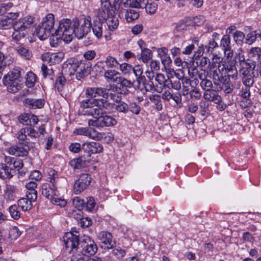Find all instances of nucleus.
<instances>
[{"mask_svg": "<svg viewBox=\"0 0 261 261\" xmlns=\"http://www.w3.org/2000/svg\"><path fill=\"white\" fill-rule=\"evenodd\" d=\"M236 88L240 89L238 93V95L242 97L245 100L242 101L241 103H244V105L241 104L242 107L244 108L248 107L250 105V99L251 96L250 88L246 86H242L240 82H238L236 83Z\"/></svg>", "mask_w": 261, "mask_h": 261, "instance_id": "9d476101", "label": "nucleus"}, {"mask_svg": "<svg viewBox=\"0 0 261 261\" xmlns=\"http://www.w3.org/2000/svg\"><path fill=\"white\" fill-rule=\"evenodd\" d=\"M242 82L244 86L252 87L254 83V75L252 74L241 75Z\"/></svg>", "mask_w": 261, "mask_h": 261, "instance_id": "f704fd0d", "label": "nucleus"}, {"mask_svg": "<svg viewBox=\"0 0 261 261\" xmlns=\"http://www.w3.org/2000/svg\"><path fill=\"white\" fill-rule=\"evenodd\" d=\"M144 0H127L123 5L125 7L129 6L132 8H143L145 5Z\"/></svg>", "mask_w": 261, "mask_h": 261, "instance_id": "e433bc0d", "label": "nucleus"}, {"mask_svg": "<svg viewBox=\"0 0 261 261\" xmlns=\"http://www.w3.org/2000/svg\"><path fill=\"white\" fill-rule=\"evenodd\" d=\"M10 169L7 165L2 164L0 165V178L3 179H10L12 177Z\"/></svg>", "mask_w": 261, "mask_h": 261, "instance_id": "72a5a7b5", "label": "nucleus"}, {"mask_svg": "<svg viewBox=\"0 0 261 261\" xmlns=\"http://www.w3.org/2000/svg\"><path fill=\"white\" fill-rule=\"evenodd\" d=\"M34 21V18L31 16H25L14 22L13 29L18 31H23L30 28Z\"/></svg>", "mask_w": 261, "mask_h": 261, "instance_id": "6e6552de", "label": "nucleus"}, {"mask_svg": "<svg viewBox=\"0 0 261 261\" xmlns=\"http://www.w3.org/2000/svg\"><path fill=\"white\" fill-rule=\"evenodd\" d=\"M41 71L44 78H46L48 76L50 79H52L51 76L54 74V71L51 68H49L44 64H43L41 66Z\"/></svg>", "mask_w": 261, "mask_h": 261, "instance_id": "6e6d98bb", "label": "nucleus"}, {"mask_svg": "<svg viewBox=\"0 0 261 261\" xmlns=\"http://www.w3.org/2000/svg\"><path fill=\"white\" fill-rule=\"evenodd\" d=\"M15 188L11 185H7L4 191V198L7 201H14L15 199Z\"/></svg>", "mask_w": 261, "mask_h": 261, "instance_id": "a878e982", "label": "nucleus"}, {"mask_svg": "<svg viewBox=\"0 0 261 261\" xmlns=\"http://www.w3.org/2000/svg\"><path fill=\"white\" fill-rule=\"evenodd\" d=\"M48 177L49 183H45L42 186V193L47 198L49 196H57L59 194L57 189L60 187L59 182L61 178L59 177L57 172L54 169H49L48 171Z\"/></svg>", "mask_w": 261, "mask_h": 261, "instance_id": "7ed1b4c3", "label": "nucleus"}, {"mask_svg": "<svg viewBox=\"0 0 261 261\" xmlns=\"http://www.w3.org/2000/svg\"><path fill=\"white\" fill-rule=\"evenodd\" d=\"M117 83L122 89L131 88L134 86V82L121 76L119 77Z\"/></svg>", "mask_w": 261, "mask_h": 261, "instance_id": "c9c22d12", "label": "nucleus"}, {"mask_svg": "<svg viewBox=\"0 0 261 261\" xmlns=\"http://www.w3.org/2000/svg\"><path fill=\"white\" fill-rule=\"evenodd\" d=\"M210 63V60L208 58L203 57L196 61L198 66L203 68V70H205L208 66Z\"/></svg>", "mask_w": 261, "mask_h": 261, "instance_id": "680f3d73", "label": "nucleus"}, {"mask_svg": "<svg viewBox=\"0 0 261 261\" xmlns=\"http://www.w3.org/2000/svg\"><path fill=\"white\" fill-rule=\"evenodd\" d=\"M104 134L97 131L94 128H89L88 138L93 140H100L103 138Z\"/></svg>", "mask_w": 261, "mask_h": 261, "instance_id": "09e8293b", "label": "nucleus"}, {"mask_svg": "<svg viewBox=\"0 0 261 261\" xmlns=\"http://www.w3.org/2000/svg\"><path fill=\"white\" fill-rule=\"evenodd\" d=\"M54 15L51 13H49L43 19V20L40 24L42 26V27L46 28V29H47V30L51 33L54 26Z\"/></svg>", "mask_w": 261, "mask_h": 261, "instance_id": "4be33fe9", "label": "nucleus"}, {"mask_svg": "<svg viewBox=\"0 0 261 261\" xmlns=\"http://www.w3.org/2000/svg\"><path fill=\"white\" fill-rule=\"evenodd\" d=\"M151 51L148 48H143L141 50V54L139 59H141L144 63H147L151 58Z\"/></svg>", "mask_w": 261, "mask_h": 261, "instance_id": "a18cd8bd", "label": "nucleus"}, {"mask_svg": "<svg viewBox=\"0 0 261 261\" xmlns=\"http://www.w3.org/2000/svg\"><path fill=\"white\" fill-rule=\"evenodd\" d=\"M115 14V11L113 10L112 6L110 8H106L101 6L100 8L97 10V16L98 17L100 21H104L108 17H110Z\"/></svg>", "mask_w": 261, "mask_h": 261, "instance_id": "dca6fc26", "label": "nucleus"}, {"mask_svg": "<svg viewBox=\"0 0 261 261\" xmlns=\"http://www.w3.org/2000/svg\"><path fill=\"white\" fill-rule=\"evenodd\" d=\"M139 17V12L132 8H129L126 10L125 12V18L128 22H131L136 19H137Z\"/></svg>", "mask_w": 261, "mask_h": 261, "instance_id": "cd10ccee", "label": "nucleus"}, {"mask_svg": "<svg viewBox=\"0 0 261 261\" xmlns=\"http://www.w3.org/2000/svg\"><path fill=\"white\" fill-rule=\"evenodd\" d=\"M107 105L106 100L105 99H91L87 98V99L82 100L80 102V106L83 108V110L91 109L94 106H98L99 107H105Z\"/></svg>", "mask_w": 261, "mask_h": 261, "instance_id": "f8f14e48", "label": "nucleus"}, {"mask_svg": "<svg viewBox=\"0 0 261 261\" xmlns=\"http://www.w3.org/2000/svg\"><path fill=\"white\" fill-rule=\"evenodd\" d=\"M69 64L70 65V74L76 72L75 76L78 80H80L90 73L91 63L89 61L74 59L72 62L70 61Z\"/></svg>", "mask_w": 261, "mask_h": 261, "instance_id": "20e7f679", "label": "nucleus"}, {"mask_svg": "<svg viewBox=\"0 0 261 261\" xmlns=\"http://www.w3.org/2000/svg\"><path fill=\"white\" fill-rule=\"evenodd\" d=\"M18 13H8L0 20V29L7 30L13 28V21L18 17Z\"/></svg>", "mask_w": 261, "mask_h": 261, "instance_id": "ddd939ff", "label": "nucleus"}, {"mask_svg": "<svg viewBox=\"0 0 261 261\" xmlns=\"http://www.w3.org/2000/svg\"><path fill=\"white\" fill-rule=\"evenodd\" d=\"M255 67V62L250 61L249 62H243L240 63L239 73L240 75L251 74V69L254 70Z\"/></svg>", "mask_w": 261, "mask_h": 261, "instance_id": "a211bd4d", "label": "nucleus"}, {"mask_svg": "<svg viewBox=\"0 0 261 261\" xmlns=\"http://www.w3.org/2000/svg\"><path fill=\"white\" fill-rule=\"evenodd\" d=\"M17 205L24 212L31 210L32 207V202L26 198H22L19 199L18 201Z\"/></svg>", "mask_w": 261, "mask_h": 261, "instance_id": "c756f323", "label": "nucleus"}, {"mask_svg": "<svg viewBox=\"0 0 261 261\" xmlns=\"http://www.w3.org/2000/svg\"><path fill=\"white\" fill-rule=\"evenodd\" d=\"M92 30L95 36L99 39L102 35V24L101 21L95 23L92 28Z\"/></svg>", "mask_w": 261, "mask_h": 261, "instance_id": "49530a36", "label": "nucleus"}, {"mask_svg": "<svg viewBox=\"0 0 261 261\" xmlns=\"http://www.w3.org/2000/svg\"><path fill=\"white\" fill-rule=\"evenodd\" d=\"M105 63L107 67L109 68H116L119 65L117 60L111 56L106 57Z\"/></svg>", "mask_w": 261, "mask_h": 261, "instance_id": "a19ab883", "label": "nucleus"}, {"mask_svg": "<svg viewBox=\"0 0 261 261\" xmlns=\"http://www.w3.org/2000/svg\"><path fill=\"white\" fill-rule=\"evenodd\" d=\"M16 136L19 141V143L21 144H25L29 142V139L27 138V135L25 129L23 128H21L16 134Z\"/></svg>", "mask_w": 261, "mask_h": 261, "instance_id": "ea45409f", "label": "nucleus"}, {"mask_svg": "<svg viewBox=\"0 0 261 261\" xmlns=\"http://www.w3.org/2000/svg\"><path fill=\"white\" fill-rule=\"evenodd\" d=\"M58 28L56 30L55 32L51 35L50 38V45L54 47L59 44L61 40L63 41L62 36L58 33Z\"/></svg>", "mask_w": 261, "mask_h": 261, "instance_id": "79ce46f5", "label": "nucleus"}, {"mask_svg": "<svg viewBox=\"0 0 261 261\" xmlns=\"http://www.w3.org/2000/svg\"><path fill=\"white\" fill-rule=\"evenodd\" d=\"M220 46L223 50L231 47L230 38L229 35H225L222 37L220 41Z\"/></svg>", "mask_w": 261, "mask_h": 261, "instance_id": "8fccbe9b", "label": "nucleus"}, {"mask_svg": "<svg viewBox=\"0 0 261 261\" xmlns=\"http://www.w3.org/2000/svg\"><path fill=\"white\" fill-rule=\"evenodd\" d=\"M225 70L227 71V74L229 77H231L232 79L237 80L238 77V72L234 66L231 65L230 67L227 66L225 67Z\"/></svg>", "mask_w": 261, "mask_h": 261, "instance_id": "13d9d810", "label": "nucleus"}, {"mask_svg": "<svg viewBox=\"0 0 261 261\" xmlns=\"http://www.w3.org/2000/svg\"><path fill=\"white\" fill-rule=\"evenodd\" d=\"M91 27L90 17H85L83 20L62 19L59 22L58 33L62 36L65 43H69L72 41L73 35L77 39L83 38L90 31Z\"/></svg>", "mask_w": 261, "mask_h": 261, "instance_id": "f257e3e1", "label": "nucleus"}, {"mask_svg": "<svg viewBox=\"0 0 261 261\" xmlns=\"http://www.w3.org/2000/svg\"><path fill=\"white\" fill-rule=\"evenodd\" d=\"M18 53L24 58L29 60L32 57V54L29 50L23 46H19L17 48Z\"/></svg>", "mask_w": 261, "mask_h": 261, "instance_id": "c03bdc74", "label": "nucleus"}, {"mask_svg": "<svg viewBox=\"0 0 261 261\" xmlns=\"http://www.w3.org/2000/svg\"><path fill=\"white\" fill-rule=\"evenodd\" d=\"M29 150V147L26 145L24 146H13L8 149V152L12 155L18 156H27Z\"/></svg>", "mask_w": 261, "mask_h": 261, "instance_id": "2eb2a0df", "label": "nucleus"}, {"mask_svg": "<svg viewBox=\"0 0 261 261\" xmlns=\"http://www.w3.org/2000/svg\"><path fill=\"white\" fill-rule=\"evenodd\" d=\"M165 76L162 73H158L154 77L155 83L156 85L155 91L158 93L162 92V87L164 82H165Z\"/></svg>", "mask_w": 261, "mask_h": 261, "instance_id": "2f4dec72", "label": "nucleus"}, {"mask_svg": "<svg viewBox=\"0 0 261 261\" xmlns=\"http://www.w3.org/2000/svg\"><path fill=\"white\" fill-rule=\"evenodd\" d=\"M26 107L30 109H41L43 107L45 101L43 99L25 98L24 100Z\"/></svg>", "mask_w": 261, "mask_h": 261, "instance_id": "f3484780", "label": "nucleus"}, {"mask_svg": "<svg viewBox=\"0 0 261 261\" xmlns=\"http://www.w3.org/2000/svg\"><path fill=\"white\" fill-rule=\"evenodd\" d=\"M100 127L114 126L116 124V121L111 116L101 115L98 118Z\"/></svg>", "mask_w": 261, "mask_h": 261, "instance_id": "412c9836", "label": "nucleus"}, {"mask_svg": "<svg viewBox=\"0 0 261 261\" xmlns=\"http://www.w3.org/2000/svg\"><path fill=\"white\" fill-rule=\"evenodd\" d=\"M77 233V232L75 234L67 232L63 237L65 247L68 252H75L77 254L81 253L86 256L95 254L97 251V246L94 241L88 238L80 241Z\"/></svg>", "mask_w": 261, "mask_h": 261, "instance_id": "f03ea898", "label": "nucleus"}, {"mask_svg": "<svg viewBox=\"0 0 261 261\" xmlns=\"http://www.w3.org/2000/svg\"><path fill=\"white\" fill-rule=\"evenodd\" d=\"M257 38H259L261 40V32L258 30L252 31L247 35L245 39L246 43L251 45Z\"/></svg>", "mask_w": 261, "mask_h": 261, "instance_id": "bb28decb", "label": "nucleus"}, {"mask_svg": "<svg viewBox=\"0 0 261 261\" xmlns=\"http://www.w3.org/2000/svg\"><path fill=\"white\" fill-rule=\"evenodd\" d=\"M5 85H8V91L9 92L15 93L21 88V84L20 80L9 81L8 80H3Z\"/></svg>", "mask_w": 261, "mask_h": 261, "instance_id": "aec40b11", "label": "nucleus"}, {"mask_svg": "<svg viewBox=\"0 0 261 261\" xmlns=\"http://www.w3.org/2000/svg\"><path fill=\"white\" fill-rule=\"evenodd\" d=\"M142 84L147 91L151 92L152 91H155L156 85L153 81L147 80L145 77L144 81L138 83L139 85Z\"/></svg>", "mask_w": 261, "mask_h": 261, "instance_id": "58836bf2", "label": "nucleus"}, {"mask_svg": "<svg viewBox=\"0 0 261 261\" xmlns=\"http://www.w3.org/2000/svg\"><path fill=\"white\" fill-rule=\"evenodd\" d=\"M73 203L75 206L79 210H85V201L83 199H82L81 198L79 197H75L73 199Z\"/></svg>", "mask_w": 261, "mask_h": 261, "instance_id": "e2e57ef3", "label": "nucleus"}, {"mask_svg": "<svg viewBox=\"0 0 261 261\" xmlns=\"http://www.w3.org/2000/svg\"><path fill=\"white\" fill-rule=\"evenodd\" d=\"M22 70L19 67H15L9 72L7 75H5L3 80H8L9 81L20 80Z\"/></svg>", "mask_w": 261, "mask_h": 261, "instance_id": "b1692460", "label": "nucleus"}, {"mask_svg": "<svg viewBox=\"0 0 261 261\" xmlns=\"http://www.w3.org/2000/svg\"><path fill=\"white\" fill-rule=\"evenodd\" d=\"M203 98L207 101H212L215 103L221 102L222 100L221 96L218 94L216 90L213 89L204 92Z\"/></svg>", "mask_w": 261, "mask_h": 261, "instance_id": "6ab92c4d", "label": "nucleus"}, {"mask_svg": "<svg viewBox=\"0 0 261 261\" xmlns=\"http://www.w3.org/2000/svg\"><path fill=\"white\" fill-rule=\"evenodd\" d=\"M107 105L105 107H100L98 106H94L91 109L82 111L83 115L92 116L94 118H98L99 117L102 115L105 110H109L110 108V103L106 100Z\"/></svg>", "mask_w": 261, "mask_h": 261, "instance_id": "1a4fd4ad", "label": "nucleus"}, {"mask_svg": "<svg viewBox=\"0 0 261 261\" xmlns=\"http://www.w3.org/2000/svg\"><path fill=\"white\" fill-rule=\"evenodd\" d=\"M102 145L96 142H85L82 144V150L89 155L91 154L99 153L103 151Z\"/></svg>", "mask_w": 261, "mask_h": 261, "instance_id": "9b49d317", "label": "nucleus"}, {"mask_svg": "<svg viewBox=\"0 0 261 261\" xmlns=\"http://www.w3.org/2000/svg\"><path fill=\"white\" fill-rule=\"evenodd\" d=\"M36 32L38 38L42 40L46 39L51 34L50 32L48 31L46 28L42 27L41 24H39L37 27Z\"/></svg>", "mask_w": 261, "mask_h": 261, "instance_id": "c85d7f7f", "label": "nucleus"}, {"mask_svg": "<svg viewBox=\"0 0 261 261\" xmlns=\"http://www.w3.org/2000/svg\"><path fill=\"white\" fill-rule=\"evenodd\" d=\"M220 58L218 57L217 56H215L211 62L208 63L207 67L208 70L217 69H219L221 67L220 64Z\"/></svg>", "mask_w": 261, "mask_h": 261, "instance_id": "3c124183", "label": "nucleus"}, {"mask_svg": "<svg viewBox=\"0 0 261 261\" xmlns=\"http://www.w3.org/2000/svg\"><path fill=\"white\" fill-rule=\"evenodd\" d=\"M97 238L99 240L100 247L105 250H109L113 248L115 242L113 240L112 234L108 231H100Z\"/></svg>", "mask_w": 261, "mask_h": 261, "instance_id": "39448f33", "label": "nucleus"}, {"mask_svg": "<svg viewBox=\"0 0 261 261\" xmlns=\"http://www.w3.org/2000/svg\"><path fill=\"white\" fill-rule=\"evenodd\" d=\"M200 86L205 92H206L207 90H212L211 88L213 86V84L211 81L206 79L200 82Z\"/></svg>", "mask_w": 261, "mask_h": 261, "instance_id": "0e129e2a", "label": "nucleus"}, {"mask_svg": "<svg viewBox=\"0 0 261 261\" xmlns=\"http://www.w3.org/2000/svg\"><path fill=\"white\" fill-rule=\"evenodd\" d=\"M91 178L87 173L81 174L74 184L73 191L75 194H79L89 185Z\"/></svg>", "mask_w": 261, "mask_h": 261, "instance_id": "423d86ee", "label": "nucleus"}, {"mask_svg": "<svg viewBox=\"0 0 261 261\" xmlns=\"http://www.w3.org/2000/svg\"><path fill=\"white\" fill-rule=\"evenodd\" d=\"M69 165L74 169H80L85 165V161H83L82 158L73 159L69 162Z\"/></svg>", "mask_w": 261, "mask_h": 261, "instance_id": "473e14b6", "label": "nucleus"}, {"mask_svg": "<svg viewBox=\"0 0 261 261\" xmlns=\"http://www.w3.org/2000/svg\"><path fill=\"white\" fill-rule=\"evenodd\" d=\"M25 79L26 85L29 88L33 87L36 81L35 74L31 71L28 72L25 75Z\"/></svg>", "mask_w": 261, "mask_h": 261, "instance_id": "37998d69", "label": "nucleus"}, {"mask_svg": "<svg viewBox=\"0 0 261 261\" xmlns=\"http://www.w3.org/2000/svg\"><path fill=\"white\" fill-rule=\"evenodd\" d=\"M120 76V73L115 70H107L105 71L104 73V77L105 79L108 82H112L113 83L117 82Z\"/></svg>", "mask_w": 261, "mask_h": 261, "instance_id": "5701e85b", "label": "nucleus"}, {"mask_svg": "<svg viewBox=\"0 0 261 261\" xmlns=\"http://www.w3.org/2000/svg\"><path fill=\"white\" fill-rule=\"evenodd\" d=\"M18 206L14 204L10 206L9 213L11 216L15 220H18L20 217V213L18 211Z\"/></svg>", "mask_w": 261, "mask_h": 261, "instance_id": "603ef678", "label": "nucleus"}, {"mask_svg": "<svg viewBox=\"0 0 261 261\" xmlns=\"http://www.w3.org/2000/svg\"><path fill=\"white\" fill-rule=\"evenodd\" d=\"M65 83V78L62 75H60L56 80L55 88L59 92H61L63 90Z\"/></svg>", "mask_w": 261, "mask_h": 261, "instance_id": "de8ad7c7", "label": "nucleus"}, {"mask_svg": "<svg viewBox=\"0 0 261 261\" xmlns=\"http://www.w3.org/2000/svg\"><path fill=\"white\" fill-rule=\"evenodd\" d=\"M132 70L136 77L138 83H140L141 82L144 81L145 76L142 75L143 70L142 67L140 65H138L135 66L132 68Z\"/></svg>", "mask_w": 261, "mask_h": 261, "instance_id": "7c9ffc66", "label": "nucleus"}, {"mask_svg": "<svg viewBox=\"0 0 261 261\" xmlns=\"http://www.w3.org/2000/svg\"><path fill=\"white\" fill-rule=\"evenodd\" d=\"M56 196L50 195L48 198L51 200V202L54 204L60 206V207H64L67 204L66 200L61 198H57Z\"/></svg>", "mask_w": 261, "mask_h": 261, "instance_id": "4d7b16f0", "label": "nucleus"}, {"mask_svg": "<svg viewBox=\"0 0 261 261\" xmlns=\"http://www.w3.org/2000/svg\"><path fill=\"white\" fill-rule=\"evenodd\" d=\"M143 7H145L146 11L147 13L153 14L157 10L158 5L156 3L154 2L150 3L147 2L146 4H145V5Z\"/></svg>", "mask_w": 261, "mask_h": 261, "instance_id": "bf43d9fd", "label": "nucleus"}, {"mask_svg": "<svg viewBox=\"0 0 261 261\" xmlns=\"http://www.w3.org/2000/svg\"><path fill=\"white\" fill-rule=\"evenodd\" d=\"M115 109L119 112L126 113L128 110V106L125 102L120 100L115 105Z\"/></svg>", "mask_w": 261, "mask_h": 261, "instance_id": "5fc2aeb1", "label": "nucleus"}, {"mask_svg": "<svg viewBox=\"0 0 261 261\" xmlns=\"http://www.w3.org/2000/svg\"><path fill=\"white\" fill-rule=\"evenodd\" d=\"M219 89L220 90L223 89L225 93L229 94L233 91V85L229 81H227L226 83L223 84L222 87L220 86L218 88V91Z\"/></svg>", "mask_w": 261, "mask_h": 261, "instance_id": "052dcab7", "label": "nucleus"}, {"mask_svg": "<svg viewBox=\"0 0 261 261\" xmlns=\"http://www.w3.org/2000/svg\"><path fill=\"white\" fill-rule=\"evenodd\" d=\"M109 30L114 31L118 28L119 25V19L114 14L108 17L106 20Z\"/></svg>", "mask_w": 261, "mask_h": 261, "instance_id": "393cba45", "label": "nucleus"}, {"mask_svg": "<svg viewBox=\"0 0 261 261\" xmlns=\"http://www.w3.org/2000/svg\"><path fill=\"white\" fill-rule=\"evenodd\" d=\"M64 57V53L63 52L47 53L43 55L42 59L47 61L50 66L51 64L60 63Z\"/></svg>", "mask_w": 261, "mask_h": 261, "instance_id": "4468645a", "label": "nucleus"}, {"mask_svg": "<svg viewBox=\"0 0 261 261\" xmlns=\"http://www.w3.org/2000/svg\"><path fill=\"white\" fill-rule=\"evenodd\" d=\"M233 37L234 41L237 44H241L245 38V35L243 32L240 31H236L233 34Z\"/></svg>", "mask_w": 261, "mask_h": 261, "instance_id": "864d4df0", "label": "nucleus"}, {"mask_svg": "<svg viewBox=\"0 0 261 261\" xmlns=\"http://www.w3.org/2000/svg\"><path fill=\"white\" fill-rule=\"evenodd\" d=\"M95 203L93 198L90 197L87 199V202L85 204V210L91 212L95 207Z\"/></svg>", "mask_w": 261, "mask_h": 261, "instance_id": "69168bd1", "label": "nucleus"}, {"mask_svg": "<svg viewBox=\"0 0 261 261\" xmlns=\"http://www.w3.org/2000/svg\"><path fill=\"white\" fill-rule=\"evenodd\" d=\"M85 95L87 98L95 99L101 96L102 97L101 99L107 100L109 93L107 89L101 87H88L85 91Z\"/></svg>", "mask_w": 261, "mask_h": 261, "instance_id": "0eeeda50", "label": "nucleus"}, {"mask_svg": "<svg viewBox=\"0 0 261 261\" xmlns=\"http://www.w3.org/2000/svg\"><path fill=\"white\" fill-rule=\"evenodd\" d=\"M19 122L23 125L30 124V114L24 113L18 117Z\"/></svg>", "mask_w": 261, "mask_h": 261, "instance_id": "774afa93", "label": "nucleus"}, {"mask_svg": "<svg viewBox=\"0 0 261 261\" xmlns=\"http://www.w3.org/2000/svg\"><path fill=\"white\" fill-rule=\"evenodd\" d=\"M21 232L16 226H14L11 228L9 231V236L11 239L16 240L20 235Z\"/></svg>", "mask_w": 261, "mask_h": 261, "instance_id": "338daca9", "label": "nucleus"}, {"mask_svg": "<svg viewBox=\"0 0 261 261\" xmlns=\"http://www.w3.org/2000/svg\"><path fill=\"white\" fill-rule=\"evenodd\" d=\"M208 72L210 75L213 77L214 84L218 86L219 85V82L220 81V79L222 76L220 69L208 70Z\"/></svg>", "mask_w": 261, "mask_h": 261, "instance_id": "4c0bfd02", "label": "nucleus"}]
</instances>
